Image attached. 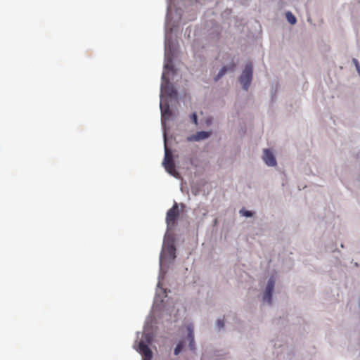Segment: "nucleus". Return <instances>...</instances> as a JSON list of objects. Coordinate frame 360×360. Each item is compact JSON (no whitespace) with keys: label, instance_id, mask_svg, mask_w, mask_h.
<instances>
[{"label":"nucleus","instance_id":"1","mask_svg":"<svg viewBox=\"0 0 360 360\" xmlns=\"http://www.w3.org/2000/svg\"><path fill=\"white\" fill-rule=\"evenodd\" d=\"M163 166L165 170L174 176V177H177L179 176V173L176 172L175 169V165L173 160V155L171 150L167 146L166 144V136H165V158L163 160Z\"/></svg>","mask_w":360,"mask_h":360},{"label":"nucleus","instance_id":"2","mask_svg":"<svg viewBox=\"0 0 360 360\" xmlns=\"http://www.w3.org/2000/svg\"><path fill=\"white\" fill-rule=\"evenodd\" d=\"M179 217V206L176 202L167 212L166 223L168 230H172L176 225Z\"/></svg>","mask_w":360,"mask_h":360},{"label":"nucleus","instance_id":"3","mask_svg":"<svg viewBox=\"0 0 360 360\" xmlns=\"http://www.w3.org/2000/svg\"><path fill=\"white\" fill-rule=\"evenodd\" d=\"M252 77V65L247 64L240 77V82L245 90H248Z\"/></svg>","mask_w":360,"mask_h":360},{"label":"nucleus","instance_id":"4","mask_svg":"<svg viewBox=\"0 0 360 360\" xmlns=\"http://www.w3.org/2000/svg\"><path fill=\"white\" fill-rule=\"evenodd\" d=\"M162 78L165 80V84H162L161 86L162 92L169 97H175L177 95V91L173 85L169 83V80L166 79L165 74L162 75Z\"/></svg>","mask_w":360,"mask_h":360},{"label":"nucleus","instance_id":"5","mask_svg":"<svg viewBox=\"0 0 360 360\" xmlns=\"http://www.w3.org/2000/svg\"><path fill=\"white\" fill-rule=\"evenodd\" d=\"M138 347V351L143 355V360H151L153 354L147 345L141 341Z\"/></svg>","mask_w":360,"mask_h":360},{"label":"nucleus","instance_id":"6","mask_svg":"<svg viewBox=\"0 0 360 360\" xmlns=\"http://www.w3.org/2000/svg\"><path fill=\"white\" fill-rule=\"evenodd\" d=\"M211 135L210 131H198L195 134L191 135L187 137L188 142L200 141L209 138Z\"/></svg>","mask_w":360,"mask_h":360},{"label":"nucleus","instance_id":"7","mask_svg":"<svg viewBox=\"0 0 360 360\" xmlns=\"http://www.w3.org/2000/svg\"><path fill=\"white\" fill-rule=\"evenodd\" d=\"M274 288V281L273 278H270L268 281L265 293L264 295V300L266 301L269 304H271V295Z\"/></svg>","mask_w":360,"mask_h":360},{"label":"nucleus","instance_id":"8","mask_svg":"<svg viewBox=\"0 0 360 360\" xmlns=\"http://www.w3.org/2000/svg\"><path fill=\"white\" fill-rule=\"evenodd\" d=\"M263 160L268 166L276 165V160L274 154L269 149L264 150Z\"/></svg>","mask_w":360,"mask_h":360},{"label":"nucleus","instance_id":"9","mask_svg":"<svg viewBox=\"0 0 360 360\" xmlns=\"http://www.w3.org/2000/svg\"><path fill=\"white\" fill-rule=\"evenodd\" d=\"M187 330H188V340L189 341V347L191 350H193L195 349L193 326L192 325H188L187 326Z\"/></svg>","mask_w":360,"mask_h":360},{"label":"nucleus","instance_id":"10","mask_svg":"<svg viewBox=\"0 0 360 360\" xmlns=\"http://www.w3.org/2000/svg\"><path fill=\"white\" fill-rule=\"evenodd\" d=\"M160 109L162 112V121L169 119L170 117L172 112L169 110V105L167 104L165 105H163L162 103H160Z\"/></svg>","mask_w":360,"mask_h":360},{"label":"nucleus","instance_id":"11","mask_svg":"<svg viewBox=\"0 0 360 360\" xmlns=\"http://www.w3.org/2000/svg\"><path fill=\"white\" fill-rule=\"evenodd\" d=\"M236 67V65L234 63H233L232 65H230L229 67L227 66H224L220 70L219 72H218L217 75L216 76V77L214 78L215 81H217L219 80L220 78H221L224 75L225 73L227 72V70H233L234 68Z\"/></svg>","mask_w":360,"mask_h":360},{"label":"nucleus","instance_id":"12","mask_svg":"<svg viewBox=\"0 0 360 360\" xmlns=\"http://www.w3.org/2000/svg\"><path fill=\"white\" fill-rule=\"evenodd\" d=\"M285 17H286V19L291 24V25H294L296 23V18L295 16L290 11L287 12L285 13Z\"/></svg>","mask_w":360,"mask_h":360},{"label":"nucleus","instance_id":"13","mask_svg":"<svg viewBox=\"0 0 360 360\" xmlns=\"http://www.w3.org/2000/svg\"><path fill=\"white\" fill-rule=\"evenodd\" d=\"M183 347H184V342H179L174 349V354L178 355L181 352Z\"/></svg>","mask_w":360,"mask_h":360},{"label":"nucleus","instance_id":"14","mask_svg":"<svg viewBox=\"0 0 360 360\" xmlns=\"http://www.w3.org/2000/svg\"><path fill=\"white\" fill-rule=\"evenodd\" d=\"M191 119L192 120V122L196 125L198 124V118H197V115L196 113L193 112L191 115Z\"/></svg>","mask_w":360,"mask_h":360},{"label":"nucleus","instance_id":"15","mask_svg":"<svg viewBox=\"0 0 360 360\" xmlns=\"http://www.w3.org/2000/svg\"><path fill=\"white\" fill-rule=\"evenodd\" d=\"M240 213L245 216V217H252V213L250 212V211H244V210H240Z\"/></svg>","mask_w":360,"mask_h":360},{"label":"nucleus","instance_id":"16","mask_svg":"<svg viewBox=\"0 0 360 360\" xmlns=\"http://www.w3.org/2000/svg\"><path fill=\"white\" fill-rule=\"evenodd\" d=\"M168 252L170 255H173L174 257H175V248L173 245H171L170 247L168 248Z\"/></svg>","mask_w":360,"mask_h":360},{"label":"nucleus","instance_id":"17","mask_svg":"<svg viewBox=\"0 0 360 360\" xmlns=\"http://www.w3.org/2000/svg\"><path fill=\"white\" fill-rule=\"evenodd\" d=\"M353 63H354L356 68V70L360 76V65L359 64V62L356 59L354 58L353 59Z\"/></svg>","mask_w":360,"mask_h":360},{"label":"nucleus","instance_id":"18","mask_svg":"<svg viewBox=\"0 0 360 360\" xmlns=\"http://www.w3.org/2000/svg\"><path fill=\"white\" fill-rule=\"evenodd\" d=\"M217 326L219 328H222L224 326V322L223 320H217Z\"/></svg>","mask_w":360,"mask_h":360},{"label":"nucleus","instance_id":"19","mask_svg":"<svg viewBox=\"0 0 360 360\" xmlns=\"http://www.w3.org/2000/svg\"><path fill=\"white\" fill-rule=\"evenodd\" d=\"M165 68H169V65H165Z\"/></svg>","mask_w":360,"mask_h":360}]
</instances>
